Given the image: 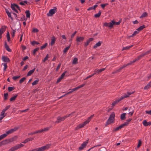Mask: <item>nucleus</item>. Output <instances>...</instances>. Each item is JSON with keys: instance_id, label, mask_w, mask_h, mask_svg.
Returning <instances> with one entry per match:
<instances>
[{"instance_id": "nucleus-1", "label": "nucleus", "mask_w": 151, "mask_h": 151, "mask_svg": "<svg viewBox=\"0 0 151 151\" xmlns=\"http://www.w3.org/2000/svg\"><path fill=\"white\" fill-rule=\"evenodd\" d=\"M134 92H128L127 93V94H125L122 95L118 100H116L113 102L112 104V106L114 107L116 104L118 103L119 101L124 99L125 98L129 97L130 95L133 94Z\"/></svg>"}, {"instance_id": "nucleus-2", "label": "nucleus", "mask_w": 151, "mask_h": 151, "mask_svg": "<svg viewBox=\"0 0 151 151\" xmlns=\"http://www.w3.org/2000/svg\"><path fill=\"white\" fill-rule=\"evenodd\" d=\"M18 127H15L14 128L9 129L8 131L6 132V133L0 136V140L6 137L8 134H11L14 132L17 131L19 129Z\"/></svg>"}, {"instance_id": "nucleus-3", "label": "nucleus", "mask_w": 151, "mask_h": 151, "mask_svg": "<svg viewBox=\"0 0 151 151\" xmlns=\"http://www.w3.org/2000/svg\"><path fill=\"white\" fill-rule=\"evenodd\" d=\"M51 146V144H49L28 151H44L45 150H47L50 148Z\"/></svg>"}, {"instance_id": "nucleus-4", "label": "nucleus", "mask_w": 151, "mask_h": 151, "mask_svg": "<svg viewBox=\"0 0 151 151\" xmlns=\"http://www.w3.org/2000/svg\"><path fill=\"white\" fill-rule=\"evenodd\" d=\"M115 117V114L114 112H112L110 114L108 119L107 121L105 126L107 125L111 124V123H114V120Z\"/></svg>"}, {"instance_id": "nucleus-5", "label": "nucleus", "mask_w": 151, "mask_h": 151, "mask_svg": "<svg viewBox=\"0 0 151 151\" xmlns=\"http://www.w3.org/2000/svg\"><path fill=\"white\" fill-rule=\"evenodd\" d=\"M74 112H73L71 114H70L68 115H66L65 116L63 117H61L60 116H59L57 118V120L55 122V123H58L62 121H64L66 118L70 117L74 113Z\"/></svg>"}, {"instance_id": "nucleus-6", "label": "nucleus", "mask_w": 151, "mask_h": 151, "mask_svg": "<svg viewBox=\"0 0 151 151\" xmlns=\"http://www.w3.org/2000/svg\"><path fill=\"white\" fill-rule=\"evenodd\" d=\"M24 146V145L22 144H17V145L12 147L9 149L8 151H15L16 150Z\"/></svg>"}, {"instance_id": "nucleus-7", "label": "nucleus", "mask_w": 151, "mask_h": 151, "mask_svg": "<svg viewBox=\"0 0 151 151\" xmlns=\"http://www.w3.org/2000/svg\"><path fill=\"white\" fill-rule=\"evenodd\" d=\"M57 8L55 7H54L53 9H52L50 10L49 12L47 14V15L48 16H51L57 12Z\"/></svg>"}, {"instance_id": "nucleus-8", "label": "nucleus", "mask_w": 151, "mask_h": 151, "mask_svg": "<svg viewBox=\"0 0 151 151\" xmlns=\"http://www.w3.org/2000/svg\"><path fill=\"white\" fill-rule=\"evenodd\" d=\"M127 124L126 123H124L121 124L119 127H116L115 128H114L113 129V130L112 131L113 132H117L120 129H121L122 128H123L124 126H126Z\"/></svg>"}, {"instance_id": "nucleus-9", "label": "nucleus", "mask_w": 151, "mask_h": 151, "mask_svg": "<svg viewBox=\"0 0 151 151\" xmlns=\"http://www.w3.org/2000/svg\"><path fill=\"white\" fill-rule=\"evenodd\" d=\"M17 138V136H15L12 138L9 139H6L4 141H6L5 142V144L9 143L11 142H12L14 141H15Z\"/></svg>"}, {"instance_id": "nucleus-10", "label": "nucleus", "mask_w": 151, "mask_h": 151, "mask_svg": "<svg viewBox=\"0 0 151 151\" xmlns=\"http://www.w3.org/2000/svg\"><path fill=\"white\" fill-rule=\"evenodd\" d=\"M94 116V114L92 115L91 116L88 117L86 121L84 122L83 123L84 124V126L87 124H88L89 122L91 120L92 118Z\"/></svg>"}, {"instance_id": "nucleus-11", "label": "nucleus", "mask_w": 151, "mask_h": 151, "mask_svg": "<svg viewBox=\"0 0 151 151\" xmlns=\"http://www.w3.org/2000/svg\"><path fill=\"white\" fill-rule=\"evenodd\" d=\"M6 29V27L3 26L0 29V39L2 37V34L5 31Z\"/></svg>"}, {"instance_id": "nucleus-12", "label": "nucleus", "mask_w": 151, "mask_h": 151, "mask_svg": "<svg viewBox=\"0 0 151 151\" xmlns=\"http://www.w3.org/2000/svg\"><path fill=\"white\" fill-rule=\"evenodd\" d=\"M88 142H84L83 143H82L81 146L80 147L78 148V150H81L83 148L85 147L87 144Z\"/></svg>"}, {"instance_id": "nucleus-13", "label": "nucleus", "mask_w": 151, "mask_h": 151, "mask_svg": "<svg viewBox=\"0 0 151 151\" xmlns=\"http://www.w3.org/2000/svg\"><path fill=\"white\" fill-rule=\"evenodd\" d=\"M84 39V37H76V41L77 42V44L79 45V43L81 42H83Z\"/></svg>"}, {"instance_id": "nucleus-14", "label": "nucleus", "mask_w": 151, "mask_h": 151, "mask_svg": "<svg viewBox=\"0 0 151 151\" xmlns=\"http://www.w3.org/2000/svg\"><path fill=\"white\" fill-rule=\"evenodd\" d=\"M2 60L4 62H9L10 60L9 58L7 56H3L2 58Z\"/></svg>"}, {"instance_id": "nucleus-15", "label": "nucleus", "mask_w": 151, "mask_h": 151, "mask_svg": "<svg viewBox=\"0 0 151 151\" xmlns=\"http://www.w3.org/2000/svg\"><path fill=\"white\" fill-rule=\"evenodd\" d=\"M112 24L111 23V21L109 23L105 22L104 23V26L106 27L112 28Z\"/></svg>"}, {"instance_id": "nucleus-16", "label": "nucleus", "mask_w": 151, "mask_h": 151, "mask_svg": "<svg viewBox=\"0 0 151 151\" xmlns=\"http://www.w3.org/2000/svg\"><path fill=\"white\" fill-rule=\"evenodd\" d=\"M142 123L143 125L145 127L151 125V122H147V121L145 120L143 121Z\"/></svg>"}, {"instance_id": "nucleus-17", "label": "nucleus", "mask_w": 151, "mask_h": 151, "mask_svg": "<svg viewBox=\"0 0 151 151\" xmlns=\"http://www.w3.org/2000/svg\"><path fill=\"white\" fill-rule=\"evenodd\" d=\"M50 128L47 127L44 128V129L39 130V133L43 132H47L48 131Z\"/></svg>"}, {"instance_id": "nucleus-18", "label": "nucleus", "mask_w": 151, "mask_h": 151, "mask_svg": "<svg viewBox=\"0 0 151 151\" xmlns=\"http://www.w3.org/2000/svg\"><path fill=\"white\" fill-rule=\"evenodd\" d=\"M102 43V42L101 41H99L95 45H94L93 47V49H96V48L98 47H99L101 45V43Z\"/></svg>"}, {"instance_id": "nucleus-19", "label": "nucleus", "mask_w": 151, "mask_h": 151, "mask_svg": "<svg viewBox=\"0 0 151 151\" xmlns=\"http://www.w3.org/2000/svg\"><path fill=\"white\" fill-rule=\"evenodd\" d=\"M122 19H121L119 20V21L117 22H116L115 21H114V20H112L111 21V23L112 24V27L114 25H119L120 24V23H121V22Z\"/></svg>"}, {"instance_id": "nucleus-20", "label": "nucleus", "mask_w": 151, "mask_h": 151, "mask_svg": "<svg viewBox=\"0 0 151 151\" xmlns=\"http://www.w3.org/2000/svg\"><path fill=\"white\" fill-rule=\"evenodd\" d=\"M34 139L33 138L30 137L26 139L24 141L22 142L23 143H26L28 142L32 141Z\"/></svg>"}, {"instance_id": "nucleus-21", "label": "nucleus", "mask_w": 151, "mask_h": 151, "mask_svg": "<svg viewBox=\"0 0 151 151\" xmlns=\"http://www.w3.org/2000/svg\"><path fill=\"white\" fill-rule=\"evenodd\" d=\"M105 69V68H103L100 69H96L94 70V72H96V73H99L103 71H104Z\"/></svg>"}, {"instance_id": "nucleus-22", "label": "nucleus", "mask_w": 151, "mask_h": 151, "mask_svg": "<svg viewBox=\"0 0 151 151\" xmlns=\"http://www.w3.org/2000/svg\"><path fill=\"white\" fill-rule=\"evenodd\" d=\"M56 38L54 36L52 37L50 43V45L51 46H52L54 44L56 40Z\"/></svg>"}, {"instance_id": "nucleus-23", "label": "nucleus", "mask_w": 151, "mask_h": 151, "mask_svg": "<svg viewBox=\"0 0 151 151\" xmlns=\"http://www.w3.org/2000/svg\"><path fill=\"white\" fill-rule=\"evenodd\" d=\"M35 69V68H34L32 70H30L27 73V76H31L34 72Z\"/></svg>"}, {"instance_id": "nucleus-24", "label": "nucleus", "mask_w": 151, "mask_h": 151, "mask_svg": "<svg viewBox=\"0 0 151 151\" xmlns=\"http://www.w3.org/2000/svg\"><path fill=\"white\" fill-rule=\"evenodd\" d=\"M151 87V82L150 81L147 84L144 88V89L147 90L150 88Z\"/></svg>"}, {"instance_id": "nucleus-25", "label": "nucleus", "mask_w": 151, "mask_h": 151, "mask_svg": "<svg viewBox=\"0 0 151 151\" xmlns=\"http://www.w3.org/2000/svg\"><path fill=\"white\" fill-rule=\"evenodd\" d=\"M126 113H123L121 114L120 118L121 120H124L126 119Z\"/></svg>"}, {"instance_id": "nucleus-26", "label": "nucleus", "mask_w": 151, "mask_h": 151, "mask_svg": "<svg viewBox=\"0 0 151 151\" xmlns=\"http://www.w3.org/2000/svg\"><path fill=\"white\" fill-rule=\"evenodd\" d=\"M133 45H132L131 46H126L125 47H123L122 50V51H123L124 50H128L131 47H132L133 46Z\"/></svg>"}, {"instance_id": "nucleus-27", "label": "nucleus", "mask_w": 151, "mask_h": 151, "mask_svg": "<svg viewBox=\"0 0 151 151\" xmlns=\"http://www.w3.org/2000/svg\"><path fill=\"white\" fill-rule=\"evenodd\" d=\"M142 57H143L142 54L137 56L136 58L134 59V60L135 62L140 60Z\"/></svg>"}, {"instance_id": "nucleus-28", "label": "nucleus", "mask_w": 151, "mask_h": 151, "mask_svg": "<svg viewBox=\"0 0 151 151\" xmlns=\"http://www.w3.org/2000/svg\"><path fill=\"white\" fill-rule=\"evenodd\" d=\"M11 8H12V10L14 11L15 12L18 13V11L16 9V7L15 6L14 4H12L11 6Z\"/></svg>"}, {"instance_id": "nucleus-29", "label": "nucleus", "mask_w": 151, "mask_h": 151, "mask_svg": "<svg viewBox=\"0 0 151 151\" xmlns=\"http://www.w3.org/2000/svg\"><path fill=\"white\" fill-rule=\"evenodd\" d=\"M150 53H151V49L150 50L145 52L144 53H142V54L143 57L146 55H148Z\"/></svg>"}, {"instance_id": "nucleus-30", "label": "nucleus", "mask_w": 151, "mask_h": 151, "mask_svg": "<svg viewBox=\"0 0 151 151\" xmlns=\"http://www.w3.org/2000/svg\"><path fill=\"white\" fill-rule=\"evenodd\" d=\"M148 14L146 12H143L142 15L140 17V18H143L145 17H146L147 16Z\"/></svg>"}, {"instance_id": "nucleus-31", "label": "nucleus", "mask_w": 151, "mask_h": 151, "mask_svg": "<svg viewBox=\"0 0 151 151\" xmlns=\"http://www.w3.org/2000/svg\"><path fill=\"white\" fill-rule=\"evenodd\" d=\"M145 28V25H143L142 26H140L138 28H137L136 29V30L139 32Z\"/></svg>"}, {"instance_id": "nucleus-32", "label": "nucleus", "mask_w": 151, "mask_h": 151, "mask_svg": "<svg viewBox=\"0 0 151 151\" xmlns=\"http://www.w3.org/2000/svg\"><path fill=\"white\" fill-rule=\"evenodd\" d=\"M77 90V89L76 88V87L73 88L72 89H69V90H70V91L68 92L67 93V94H69L70 93H72L73 92L76 91Z\"/></svg>"}, {"instance_id": "nucleus-33", "label": "nucleus", "mask_w": 151, "mask_h": 151, "mask_svg": "<svg viewBox=\"0 0 151 151\" xmlns=\"http://www.w3.org/2000/svg\"><path fill=\"white\" fill-rule=\"evenodd\" d=\"M139 32V31H137V30L135 31L133 34L131 35L130 36V37H133L137 34H138Z\"/></svg>"}, {"instance_id": "nucleus-34", "label": "nucleus", "mask_w": 151, "mask_h": 151, "mask_svg": "<svg viewBox=\"0 0 151 151\" xmlns=\"http://www.w3.org/2000/svg\"><path fill=\"white\" fill-rule=\"evenodd\" d=\"M71 46V44H70L69 46L65 48H64L63 50V52L64 53H66L67 52L68 50L69 49Z\"/></svg>"}, {"instance_id": "nucleus-35", "label": "nucleus", "mask_w": 151, "mask_h": 151, "mask_svg": "<svg viewBox=\"0 0 151 151\" xmlns=\"http://www.w3.org/2000/svg\"><path fill=\"white\" fill-rule=\"evenodd\" d=\"M17 94H16L15 95L12 97H11L10 99V101H14L15 100V99L17 97Z\"/></svg>"}, {"instance_id": "nucleus-36", "label": "nucleus", "mask_w": 151, "mask_h": 151, "mask_svg": "<svg viewBox=\"0 0 151 151\" xmlns=\"http://www.w3.org/2000/svg\"><path fill=\"white\" fill-rule=\"evenodd\" d=\"M101 12L100 11L98 13L94 15V17L95 18H98L100 17L101 14Z\"/></svg>"}, {"instance_id": "nucleus-37", "label": "nucleus", "mask_w": 151, "mask_h": 151, "mask_svg": "<svg viewBox=\"0 0 151 151\" xmlns=\"http://www.w3.org/2000/svg\"><path fill=\"white\" fill-rule=\"evenodd\" d=\"M26 14V16L27 18H29L30 16V12L29 10H27L25 12Z\"/></svg>"}, {"instance_id": "nucleus-38", "label": "nucleus", "mask_w": 151, "mask_h": 151, "mask_svg": "<svg viewBox=\"0 0 151 151\" xmlns=\"http://www.w3.org/2000/svg\"><path fill=\"white\" fill-rule=\"evenodd\" d=\"M10 107V105H8L7 106H6L4 109H3L2 111V113H4V112L5 113V112L9 109Z\"/></svg>"}, {"instance_id": "nucleus-39", "label": "nucleus", "mask_w": 151, "mask_h": 151, "mask_svg": "<svg viewBox=\"0 0 151 151\" xmlns=\"http://www.w3.org/2000/svg\"><path fill=\"white\" fill-rule=\"evenodd\" d=\"M78 59L77 58H74L72 62L73 64H77L78 63Z\"/></svg>"}, {"instance_id": "nucleus-40", "label": "nucleus", "mask_w": 151, "mask_h": 151, "mask_svg": "<svg viewBox=\"0 0 151 151\" xmlns=\"http://www.w3.org/2000/svg\"><path fill=\"white\" fill-rule=\"evenodd\" d=\"M38 133H39V130L36 131L34 132H32L28 134V135H32Z\"/></svg>"}, {"instance_id": "nucleus-41", "label": "nucleus", "mask_w": 151, "mask_h": 151, "mask_svg": "<svg viewBox=\"0 0 151 151\" xmlns=\"http://www.w3.org/2000/svg\"><path fill=\"white\" fill-rule=\"evenodd\" d=\"M39 81V80L38 79H37L35 81H34L32 83V84L33 86L35 85L36 84H37L38 82Z\"/></svg>"}, {"instance_id": "nucleus-42", "label": "nucleus", "mask_w": 151, "mask_h": 151, "mask_svg": "<svg viewBox=\"0 0 151 151\" xmlns=\"http://www.w3.org/2000/svg\"><path fill=\"white\" fill-rule=\"evenodd\" d=\"M135 62V61H134V60H133L132 61H131L129 63H128L127 64H125L126 66H127L129 65H130L132 64L133 63Z\"/></svg>"}, {"instance_id": "nucleus-43", "label": "nucleus", "mask_w": 151, "mask_h": 151, "mask_svg": "<svg viewBox=\"0 0 151 151\" xmlns=\"http://www.w3.org/2000/svg\"><path fill=\"white\" fill-rule=\"evenodd\" d=\"M39 49V47H37V48H36L35 49L33 50V55H35L36 52H37V51H38Z\"/></svg>"}, {"instance_id": "nucleus-44", "label": "nucleus", "mask_w": 151, "mask_h": 151, "mask_svg": "<svg viewBox=\"0 0 151 151\" xmlns=\"http://www.w3.org/2000/svg\"><path fill=\"white\" fill-rule=\"evenodd\" d=\"M126 66L125 64L123 65L122 66L120 67L119 69H118V71L119 72H120L123 68H124L125 67H126Z\"/></svg>"}, {"instance_id": "nucleus-45", "label": "nucleus", "mask_w": 151, "mask_h": 151, "mask_svg": "<svg viewBox=\"0 0 151 151\" xmlns=\"http://www.w3.org/2000/svg\"><path fill=\"white\" fill-rule=\"evenodd\" d=\"M31 44L32 45H34L35 44H36V45L39 44H40V43L39 42H38L35 41H33L31 42Z\"/></svg>"}, {"instance_id": "nucleus-46", "label": "nucleus", "mask_w": 151, "mask_h": 151, "mask_svg": "<svg viewBox=\"0 0 151 151\" xmlns=\"http://www.w3.org/2000/svg\"><path fill=\"white\" fill-rule=\"evenodd\" d=\"M7 39L8 42H9L10 40V36L9 34V32H8L7 34Z\"/></svg>"}, {"instance_id": "nucleus-47", "label": "nucleus", "mask_w": 151, "mask_h": 151, "mask_svg": "<svg viewBox=\"0 0 151 151\" xmlns=\"http://www.w3.org/2000/svg\"><path fill=\"white\" fill-rule=\"evenodd\" d=\"M47 45V43H45L44 45L40 47V49L42 50L44 48H45Z\"/></svg>"}, {"instance_id": "nucleus-48", "label": "nucleus", "mask_w": 151, "mask_h": 151, "mask_svg": "<svg viewBox=\"0 0 151 151\" xmlns=\"http://www.w3.org/2000/svg\"><path fill=\"white\" fill-rule=\"evenodd\" d=\"M132 119H130V118H129V119H127V120H126V121L125 122H124V123H126V124H127V125H126V126L129 123V122L131 121V120H132Z\"/></svg>"}, {"instance_id": "nucleus-49", "label": "nucleus", "mask_w": 151, "mask_h": 151, "mask_svg": "<svg viewBox=\"0 0 151 151\" xmlns=\"http://www.w3.org/2000/svg\"><path fill=\"white\" fill-rule=\"evenodd\" d=\"M2 65H3L4 66V71H5L6 70V69L7 68V65L6 63H2Z\"/></svg>"}, {"instance_id": "nucleus-50", "label": "nucleus", "mask_w": 151, "mask_h": 151, "mask_svg": "<svg viewBox=\"0 0 151 151\" xmlns=\"http://www.w3.org/2000/svg\"><path fill=\"white\" fill-rule=\"evenodd\" d=\"M26 78L25 77H23L19 81V83L21 84L24 81L26 80Z\"/></svg>"}, {"instance_id": "nucleus-51", "label": "nucleus", "mask_w": 151, "mask_h": 151, "mask_svg": "<svg viewBox=\"0 0 151 151\" xmlns=\"http://www.w3.org/2000/svg\"><path fill=\"white\" fill-rule=\"evenodd\" d=\"M2 111L1 113V114L0 115V117H2V119L5 117L6 115V114H4L5 113L4 112V113H2Z\"/></svg>"}, {"instance_id": "nucleus-52", "label": "nucleus", "mask_w": 151, "mask_h": 151, "mask_svg": "<svg viewBox=\"0 0 151 151\" xmlns=\"http://www.w3.org/2000/svg\"><path fill=\"white\" fill-rule=\"evenodd\" d=\"M20 76H14L12 78V79L14 81H16L17 79L20 78Z\"/></svg>"}, {"instance_id": "nucleus-53", "label": "nucleus", "mask_w": 151, "mask_h": 151, "mask_svg": "<svg viewBox=\"0 0 151 151\" xmlns=\"http://www.w3.org/2000/svg\"><path fill=\"white\" fill-rule=\"evenodd\" d=\"M85 85V84H83L81 85H80V86L76 87V88L77 90L79 89V88H82Z\"/></svg>"}, {"instance_id": "nucleus-54", "label": "nucleus", "mask_w": 151, "mask_h": 151, "mask_svg": "<svg viewBox=\"0 0 151 151\" xmlns=\"http://www.w3.org/2000/svg\"><path fill=\"white\" fill-rule=\"evenodd\" d=\"M14 89V87H9L8 88V90L9 92H11Z\"/></svg>"}, {"instance_id": "nucleus-55", "label": "nucleus", "mask_w": 151, "mask_h": 151, "mask_svg": "<svg viewBox=\"0 0 151 151\" xmlns=\"http://www.w3.org/2000/svg\"><path fill=\"white\" fill-rule=\"evenodd\" d=\"M8 93H5L4 94V99L5 100H7V96H8Z\"/></svg>"}, {"instance_id": "nucleus-56", "label": "nucleus", "mask_w": 151, "mask_h": 151, "mask_svg": "<svg viewBox=\"0 0 151 151\" xmlns=\"http://www.w3.org/2000/svg\"><path fill=\"white\" fill-rule=\"evenodd\" d=\"M48 54H47L46 56H45V58L43 60V62H45V61L47 60V59H48Z\"/></svg>"}, {"instance_id": "nucleus-57", "label": "nucleus", "mask_w": 151, "mask_h": 151, "mask_svg": "<svg viewBox=\"0 0 151 151\" xmlns=\"http://www.w3.org/2000/svg\"><path fill=\"white\" fill-rule=\"evenodd\" d=\"M67 71H65V72H64L61 75L60 77L62 78H63L64 77L65 74L67 73Z\"/></svg>"}, {"instance_id": "nucleus-58", "label": "nucleus", "mask_w": 151, "mask_h": 151, "mask_svg": "<svg viewBox=\"0 0 151 151\" xmlns=\"http://www.w3.org/2000/svg\"><path fill=\"white\" fill-rule=\"evenodd\" d=\"M141 143H142V142H141V140H139L138 141V144L137 146V148H138L141 145Z\"/></svg>"}, {"instance_id": "nucleus-59", "label": "nucleus", "mask_w": 151, "mask_h": 151, "mask_svg": "<svg viewBox=\"0 0 151 151\" xmlns=\"http://www.w3.org/2000/svg\"><path fill=\"white\" fill-rule=\"evenodd\" d=\"M5 142H6V141L4 140L3 141H2V142H0V147L3 145H5L6 144L5 143Z\"/></svg>"}, {"instance_id": "nucleus-60", "label": "nucleus", "mask_w": 151, "mask_h": 151, "mask_svg": "<svg viewBox=\"0 0 151 151\" xmlns=\"http://www.w3.org/2000/svg\"><path fill=\"white\" fill-rule=\"evenodd\" d=\"M78 126L80 128L83 127L85 126L83 123L79 124L78 125Z\"/></svg>"}, {"instance_id": "nucleus-61", "label": "nucleus", "mask_w": 151, "mask_h": 151, "mask_svg": "<svg viewBox=\"0 0 151 151\" xmlns=\"http://www.w3.org/2000/svg\"><path fill=\"white\" fill-rule=\"evenodd\" d=\"M77 31H75V32L71 35V38L72 39H73V38L75 36V35L77 33Z\"/></svg>"}, {"instance_id": "nucleus-62", "label": "nucleus", "mask_w": 151, "mask_h": 151, "mask_svg": "<svg viewBox=\"0 0 151 151\" xmlns=\"http://www.w3.org/2000/svg\"><path fill=\"white\" fill-rule=\"evenodd\" d=\"M39 31V30L37 28H34L33 29L32 32H37Z\"/></svg>"}, {"instance_id": "nucleus-63", "label": "nucleus", "mask_w": 151, "mask_h": 151, "mask_svg": "<svg viewBox=\"0 0 151 151\" xmlns=\"http://www.w3.org/2000/svg\"><path fill=\"white\" fill-rule=\"evenodd\" d=\"M108 4L107 3H106V4H101V7H102V8L103 9H104V7L106 5H107Z\"/></svg>"}, {"instance_id": "nucleus-64", "label": "nucleus", "mask_w": 151, "mask_h": 151, "mask_svg": "<svg viewBox=\"0 0 151 151\" xmlns=\"http://www.w3.org/2000/svg\"><path fill=\"white\" fill-rule=\"evenodd\" d=\"M63 79V78H61V77H60L59 78H58V79L57 81V82H56V83H58L59 82H60V81H61V80Z\"/></svg>"}]
</instances>
